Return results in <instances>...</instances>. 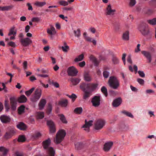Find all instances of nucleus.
Listing matches in <instances>:
<instances>
[{"mask_svg": "<svg viewBox=\"0 0 156 156\" xmlns=\"http://www.w3.org/2000/svg\"><path fill=\"white\" fill-rule=\"evenodd\" d=\"M51 141L50 138L43 141L42 142L43 146L50 156H54L55 151L53 148L50 146Z\"/></svg>", "mask_w": 156, "mask_h": 156, "instance_id": "1", "label": "nucleus"}, {"mask_svg": "<svg viewBox=\"0 0 156 156\" xmlns=\"http://www.w3.org/2000/svg\"><path fill=\"white\" fill-rule=\"evenodd\" d=\"M66 135V133L65 130L63 129L59 130L56 134V138L54 140L55 143L56 144L60 143Z\"/></svg>", "mask_w": 156, "mask_h": 156, "instance_id": "2", "label": "nucleus"}, {"mask_svg": "<svg viewBox=\"0 0 156 156\" xmlns=\"http://www.w3.org/2000/svg\"><path fill=\"white\" fill-rule=\"evenodd\" d=\"M108 82L109 86L114 89H117L119 86L118 80L114 76L110 77Z\"/></svg>", "mask_w": 156, "mask_h": 156, "instance_id": "3", "label": "nucleus"}, {"mask_svg": "<svg viewBox=\"0 0 156 156\" xmlns=\"http://www.w3.org/2000/svg\"><path fill=\"white\" fill-rule=\"evenodd\" d=\"M139 30L144 36L147 35L149 32L147 24L144 23H142L140 25Z\"/></svg>", "mask_w": 156, "mask_h": 156, "instance_id": "4", "label": "nucleus"}, {"mask_svg": "<svg viewBox=\"0 0 156 156\" xmlns=\"http://www.w3.org/2000/svg\"><path fill=\"white\" fill-rule=\"evenodd\" d=\"M41 90L37 89L35 90L34 94L32 95L30 98L31 101L35 102L40 98L41 95Z\"/></svg>", "mask_w": 156, "mask_h": 156, "instance_id": "5", "label": "nucleus"}, {"mask_svg": "<svg viewBox=\"0 0 156 156\" xmlns=\"http://www.w3.org/2000/svg\"><path fill=\"white\" fill-rule=\"evenodd\" d=\"M101 96L99 95L94 96L91 99V102L93 106L98 107L100 104Z\"/></svg>", "mask_w": 156, "mask_h": 156, "instance_id": "6", "label": "nucleus"}, {"mask_svg": "<svg viewBox=\"0 0 156 156\" xmlns=\"http://www.w3.org/2000/svg\"><path fill=\"white\" fill-rule=\"evenodd\" d=\"M47 124L49 127L50 133H54L56 132V127L54 123L51 120H48Z\"/></svg>", "mask_w": 156, "mask_h": 156, "instance_id": "7", "label": "nucleus"}, {"mask_svg": "<svg viewBox=\"0 0 156 156\" xmlns=\"http://www.w3.org/2000/svg\"><path fill=\"white\" fill-rule=\"evenodd\" d=\"M67 72L68 75L75 76H76L78 71L75 67L72 66L68 69Z\"/></svg>", "mask_w": 156, "mask_h": 156, "instance_id": "8", "label": "nucleus"}, {"mask_svg": "<svg viewBox=\"0 0 156 156\" xmlns=\"http://www.w3.org/2000/svg\"><path fill=\"white\" fill-rule=\"evenodd\" d=\"M105 121L102 119L98 120L95 124V129L97 130H99L102 129L105 124Z\"/></svg>", "mask_w": 156, "mask_h": 156, "instance_id": "9", "label": "nucleus"}, {"mask_svg": "<svg viewBox=\"0 0 156 156\" xmlns=\"http://www.w3.org/2000/svg\"><path fill=\"white\" fill-rule=\"evenodd\" d=\"M11 108L12 110H15L16 109L17 101L14 97H12L9 98Z\"/></svg>", "mask_w": 156, "mask_h": 156, "instance_id": "10", "label": "nucleus"}, {"mask_svg": "<svg viewBox=\"0 0 156 156\" xmlns=\"http://www.w3.org/2000/svg\"><path fill=\"white\" fill-rule=\"evenodd\" d=\"M20 42L21 44L25 47L27 46L32 43V41L28 37L20 39Z\"/></svg>", "mask_w": 156, "mask_h": 156, "instance_id": "11", "label": "nucleus"}, {"mask_svg": "<svg viewBox=\"0 0 156 156\" xmlns=\"http://www.w3.org/2000/svg\"><path fill=\"white\" fill-rule=\"evenodd\" d=\"M0 119L3 123H9L11 121V118L9 116L4 115H2L0 116Z\"/></svg>", "mask_w": 156, "mask_h": 156, "instance_id": "12", "label": "nucleus"}, {"mask_svg": "<svg viewBox=\"0 0 156 156\" xmlns=\"http://www.w3.org/2000/svg\"><path fill=\"white\" fill-rule=\"evenodd\" d=\"M122 102V99L121 98H118L113 100L112 105L114 107H117L119 106Z\"/></svg>", "mask_w": 156, "mask_h": 156, "instance_id": "13", "label": "nucleus"}, {"mask_svg": "<svg viewBox=\"0 0 156 156\" xmlns=\"http://www.w3.org/2000/svg\"><path fill=\"white\" fill-rule=\"evenodd\" d=\"M141 53L148 60V62L150 63L152 60L151 53L149 52L144 51H142Z\"/></svg>", "mask_w": 156, "mask_h": 156, "instance_id": "14", "label": "nucleus"}, {"mask_svg": "<svg viewBox=\"0 0 156 156\" xmlns=\"http://www.w3.org/2000/svg\"><path fill=\"white\" fill-rule=\"evenodd\" d=\"M93 121L90 120L88 122L87 120H85V124L83 126V127L85 128L84 130L87 132L89 131V127L92 125Z\"/></svg>", "mask_w": 156, "mask_h": 156, "instance_id": "15", "label": "nucleus"}, {"mask_svg": "<svg viewBox=\"0 0 156 156\" xmlns=\"http://www.w3.org/2000/svg\"><path fill=\"white\" fill-rule=\"evenodd\" d=\"M98 86L97 83H88L87 90L92 91L96 89Z\"/></svg>", "mask_w": 156, "mask_h": 156, "instance_id": "16", "label": "nucleus"}, {"mask_svg": "<svg viewBox=\"0 0 156 156\" xmlns=\"http://www.w3.org/2000/svg\"><path fill=\"white\" fill-rule=\"evenodd\" d=\"M9 151V149L3 146L0 147V152L2 154H0V156H5Z\"/></svg>", "mask_w": 156, "mask_h": 156, "instance_id": "17", "label": "nucleus"}, {"mask_svg": "<svg viewBox=\"0 0 156 156\" xmlns=\"http://www.w3.org/2000/svg\"><path fill=\"white\" fill-rule=\"evenodd\" d=\"M113 144V143L112 142L105 143L104 145V150L105 151H108L110 150Z\"/></svg>", "mask_w": 156, "mask_h": 156, "instance_id": "18", "label": "nucleus"}, {"mask_svg": "<svg viewBox=\"0 0 156 156\" xmlns=\"http://www.w3.org/2000/svg\"><path fill=\"white\" fill-rule=\"evenodd\" d=\"M81 79L79 78L72 77L70 79V81L74 85H76L80 81Z\"/></svg>", "mask_w": 156, "mask_h": 156, "instance_id": "19", "label": "nucleus"}, {"mask_svg": "<svg viewBox=\"0 0 156 156\" xmlns=\"http://www.w3.org/2000/svg\"><path fill=\"white\" fill-rule=\"evenodd\" d=\"M84 80L88 82H90L92 80L91 76L88 73L85 72L84 74Z\"/></svg>", "mask_w": 156, "mask_h": 156, "instance_id": "20", "label": "nucleus"}, {"mask_svg": "<svg viewBox=\"0 0 156 156\" xmlns=\"http://www.w3.org/2000/svg\"><path fill=\"white\" fill-rule=\"evenodd\" d=\"M68 101L66 99H63L60 101L58 102V104L62 107H66L68 105Z\"/></svg>", "mask_w": 156, "mask_h": 156, "instance_id": "21", "label": "nucleus"}, {"mask_svg": "<svg viewBox=\"0 0 156 156\" xmlns=\"http://www.w3.org/2000/svg\"><path fill=\"white\" fill-rule=\"evenodd\" d=\"M106 11L107 14L108 15H113L114 12L115 11V9H112L110 5H108L106 9Z\"/></svg>", "mask_w": 156, "mask_h": 156, "instance_id": "22", "label": "nucleus"}, {"mask_svg": "<svg viewBox=\"0 0 156 156\" xmlns=\"http://www.w3.org/2000/svg\"><path fill=\"white\" fill-rule=\"evenodd\" d=\"M16 126L18 128L21 130H25L27 128L26 125L22 122H20Z\"/></svg>", "mask_w": 156, "mask_h": 156, "instance_id": "23", "label": "nucleus"}, {"mask_svg": "<svg viewBox=\"0 0 156 156\" xmlns=\"http://www.w3.org/2000/svg\"><path fill=\"white\" fill-rule=\"evenodd\" d=\"M27 99L25 96L24 95H21L18 98V101L20 103H23L26 102Z\"/></svg>", "mask_w": 156, "mask_h": 156, "instance_id": "24", "label": "nucleus"}, {"mask_svg": "<svg viewBox=\"0 0 156 156\" xmlns=\"http://www.w3.org/2000/svg\"><path fill=\"white\" fill-rule=\"evenodd\" d=\"M15 26H13L10 29L8 35L10 36L11 35H16V34L17 30H15Z\"/></svg>", "mask_w": 156, "mask_h": 156, "instance_id": "25", "label": "nucleus"}, {"mask_svg": "<svg viewBox=\"0 0 156 156\" xmlns=\"http://www.w3.org/2000/svg\"><path fill=\"white\" fill-rule=\"evenodd\" d=\"M84 94L83 95V98L84 100L88 99L91 95L90 91L86 90L83 91Z\"/></svg>", "mask_w": 156, "mask_h": 156, "instance_id": "26", "label": "nucleus"}, {"mask_svg": "<svg viewBox=\"0 0 156 156\" xmlns=\"http://www.w3.org/2000/svg\"><path fill=\"white\" fill-rule=\"evenodd\" d=\"M46 103V101L44 99H41L38 105L40 109H42Z\"/></svg>", "mask_w": 156, "mask_h": 156, "instance_id": "27", "label": "nucleus"}, {"mask_svg": "<svg viewBox=\"0 0 156 156\" xmlns=\"http://www.w3.org/2000/svg\"><path fill=\"white\" fill-rule=\"evenodd\" d=\"M90 60H91L94 63L95 66H98L99 62L97 60V59L93 55H90Z\"/></svg>", "mask_w": 156, "mask_h": 156, "instance_id": "28", "label": "nucleus"}, {"mask_svg": "<svg viewBox=\"0 0 156 156\" xmlns=\"http://www.w3.org/2000/svg\"><path fill=\"white\" fill-rule=\"evenodd\" d=\"M88 84H86L84 83H80V87L83 91L87 90L88 89Z\"/></svg>", "mask_w": 156, "mask_h": 156, "instance_id": "29", "label": "nucleus"}, {"mask_svg": "<svg viewBox=\"0 0 156 156\" xmlns=\"http://www.w3.org/2000/svg\"><path fill=\"white\" fill-rule=\"evenodd\" d=\"M122 39L125 41H128L129 39V32L128 31H126L124 32L122 35Z\"/></svg>", "mask_w": 156, "mask_h": 156, "instance_id": "30", "label": "nucleus"}, {"mask_svg": "<svg viewBox=\"0 0 156 156\" xmlns=\"http://www.w3.org/2000/svg\"><path fill=\"white\" fill-rule=\"evenodd\" d=\"M58 115L60 120L63 123L66 124L67 123L65 116L63 114H59Z\"/></svg>", "mask_w": 156, "mask_h": 156, "instance_id": "31", "label": "nucleus"}, {"mask_svg": "<svg viewBox=\"0 0 156 156\" xmlns=\"http://www.w3.org/2000/svg\"><path fill=\"white\" fill-rule=\"evenodd\" d=\"M147 22L152 25H156V17L147 20Z\"/></svg>", "mask_w": 156, "mask_h": 156, "instance_id": "32", "label": "nucleus"}, {"mask_svg": "<svg viewBox=\"0 0 156 156\" xmlns=\"http://www.w3.org/2000/svg\"><path fill=\"white\" fill-rule=\"evenodd\" d=\"M84 58V55L82 54L76 58L74 59L75 62H78L82 61Z\"/></svg>", "mask_w": 156, "mask_h": 156, "instance_id": "33", "label": "nucleus"}, {"mask_svg": "<svg viewBox=\"0 0 156 156\" xmlns=\"http://www.w3.org/2000/svg\"><path fill=\"white\" fill-rule=\"evenodd\" d=\"M121 112L127 116L132 118H133V116L130 112H128L126 110H123Z\"/></svg>", "mask_w": 156, "mask_h": 156, "instance_id": "34", "label": "nucleus"}, {"mask_svg": "<svg viewBox=\"0 0 156 156\" xmlns=\"http://www.w3.org/2000/svg\"><path fill=\"white\" fill-rule=\"evenodd\" d=\"M75 149L78 150H80L82 147V143L81 142H78L76 144H75Z\"/></svg>", "mask_w": 156, "mask_h": 156, "instance_id": "35", "label": "nucleus"}, {"mask_svg": "<svg viewBox=\"0 0 156 156\" xmlns=\"http://www.w3.org/2000/svg\"><path fill=\"white\" fill-rule=\"evenodd\" d=\"M83 111V109L81 107H78L75 108L74 110V112L77 114H80Z\"/></svg>", "mask_w": 156, "mask_h": 156, "instance_id": "36", "label": "nucleus"}, {"mask_svg": "<svg viewBox=\"0 0 156 156\" xmlns=\"http://www.w3.org/2000/svg\"><path fill=\"white\" fill-rule=\"evenodd\" d=\"M25 107L23 105H21L18 108V112L19 114H21L24 112Z\"/></svg>", "mask_w": 156, "mask_h": 156, "instance_id": "37", "label": "nucleus"}, {"mask_svg": "<svg viewBox=\"0 0 156 156\" xmlns=\"http://www.w3.org/2000/svg\"><path fill=\"white\" fill-rule=\"evenodd\" d=\"M26 140V138L23 135H20L19 136L18 141L19 142H23Z\"/></svg>", "mask_w": 156, "mask_h": 156, "instance_id": "38", "label": "nucleus"}, {"mask_svg": "<svg viewBox=\"0 0 156 156\" xmlns=\"http://www.w3.org/2000/svg\"><path fill=\"white\" fill-rule=\"evenodd\" d=\"M41 136V134L40 133H36L32 135V137L35 140L38 139Z\"/></svg>", "mask_w": 156, "mask_h": 156, "instance_id": "39", "label": "nucleus"}, {"mask_svg": "<svg viewBox=\"0 0 156 156\" xmlns=\"http://www.w3.org/2000/svg\"><path fill=\"white\" fill-rule=\"evenodd\" d=\"M46 4V2H39L38 1H36L34 3V5L36 6L42 7Z\"/></svg>", "mask_w": 156, "mask_h": 156, "instance_id": "40", "label": "nucleus"}, {"mask_svg": "<svg viewBox=\"0 0 156 156\" xmlns=\"http://www.w3.org/2000/svg\"><path fill=\"white\" fill-rule=\"evenodd\" d=\"M37 118L42 119L44 117V113L43 112H37Z\"/></svg>", "mask_w": 156, "mask_h": 156, "instance_id": "41", "label": "nucleus"}, {"mask_svg": "<svg viewBox=\"0 0 156 156\" xmlns=\"http://www.w3.org/2000/svg\"><path fill=\"white\" fill-rule=\"evenodd\" d=\"M101 90L106 97L107 96V90L105 86H103L101 87Z\"/></svg>", "mask_w": 156, "mask_h": 156, "instance_id": "42", "label": "nucleus"}, {"mask_svg": "<svg viewBox=\"0 0 156 156\" xmlns=\"http://www.w3.org/2000/svg\"><path fill=\"white\" fill-rule=\"evenodd\" d=\"M74 33L75 37H79L81 35L80 31V29H78L76 30H74Z\"/></svg>", "mask_w": 156, "mask_h": 156, "instance_id": "43", "label": "nucleus"}, {"mask_svg": "<svg viewBox=\"0 0 156 156\" xmlns=\"http://www.w3.org/2000/svg\"><path fill=\"white\" fill-rule=\"evenodd\" d=\"M34 89L35 88L33 87L30 90L25 91V94L27 96H29L31 94Z\"/></svg>", "mask_w": 156, "mask_h": 156, "instance_id": "44", "label": "nucleus"}, {"mask_svg": "<svg viewBox=\"0 0 156 156\" xmlns=\"http://www.w3.org/2000/svg\"><path fill=\"white\" fill-rule=\"evenodd\" d=\"M67 96L69 98L72 99V101L73 102L75 101L76 99L77 98V96L74 94H72L71 95H67Z\"/></svg>", "mask_w": 156, "mask_h": 156, "instance_id": "45", "label": "nucleus"}, {"mask_svg": "<svg viewBox=\"0 0 156 156\" xmlns=\"http://www.w3.org/2000/svg\"><path fill=\"white\" fill-rule=\"evenodd\" d=\"M52 111V106L50 104H48L46 112L48 115L50 114Z\"/></svg>", "mask_w": 156, "mask_h": 156, "instance_id": "46", "label": "nucleus"}, {"mask_svg": "<svg viewBox=\"0 0 156 156\" xmlns=\"http://www.w3.org/2000/svg\"><path fill=\"white\" fill-rule=\"evenodd\" d=\"M58 3L60 5L62 6H66L68 4V2L63 0H60Z\"/></svg>", "mask_w": 156, "mask_h": 156, "instance_id": "47", "label": "nucleus"}, {"mask_svg": "<svg viewBox=\"0 0 156 156\" xmlns=\"http://www.w3.org/2000/svg\"><path fill=\"white\" fill-rule=\"evenodd\" d=\"M112 61L114 64H116L119 63V60L118 58L115 56H113Z\"/></svg>", "mask_w": 156, "mask_h": 156, "instance_id": "48", "label": "nucleus"}, {"mask_svg": "<svg viewBox=\"0 0 156 156\" xmlns=\"http://www.w3.org/2000/svg\"><path fill=\"white\" fill-rule=\"evenodd\" d=\"M10 134L13 136L16 133V130L13 128H11L9 131Z\"/></svg>", "mask_w": 156, "mask_h": 156, "instance_id": "49", "label": "nucleus"}, {"mask_svg": "<svg viewBox=\"0 0 156 156\" xmlns=\"http://www.w3.org/2000/svg\"><path fill=\"white\" fill-rule=\"evenodd\" d=\"M103 74L105 78H107L109 75V73L107 71H104Z\"/></svg>", "mask_w": 156, "mask_h": 156, "instance_id": "50", "label": "nucleus"}, {"mask_svg": "<svg viewBox=\"0 0 156 156\" xmlns=\"http://www.w3.org/2000/svg\"><path fill=\"white\" fill-rule=\"evenodd\" d=\"M61 48L63 51L65 52H67L68 50L69 49V47L67 45H66L65 46H62Z\"/></svg>", "mask_w": 156, "mask_h": 156, "instance_id": "51", "label": "nucleus"}, {"mask_svg": "<svg viewBox=\"0 0 156 156\" xmlns=\"http://www.w3.org/2000/svg\"><path fill=\"white\" fill-rule=\"evenodd\" d=\"M137 81L139 83L140 85H143L144 83V80L141 78H138L137 80Z\"/></svg>", "mask_w": 156, "mask_h": 156, "instance_id": "52", "label": "nucleus"}, {"mask_svg": "<svg viewBox=\"0 0 156 156\" xmlns=\"http://www.w3.org/2000/svg\"><path fill=\"white\" fill-rule=\"evenodd\" d=\"M138 73L139 74V76L142 77L144 78L145 76V74L144 73V72L143 71H139L138 72Z\"/></svg>", "mask_w": 156, "mask_h": 156, "instance_id": "53", "label": "nucleus"}, {"mask_svg": "<svg viewBox=\"0 0 156 156\" xmlns=\"http://www.w3.org/2000/svg\"><path fill=\"white\" fill-rule=\"evenodd\" d=\"M136 3V0H130L129 5L130 6H133Z\"/></svg>", "mask_w": 156, "mask_h": 156, "instance_id": "54", "label": "nucleus"}, {"mask_svg": "<svg viewBox=\"0 0 156 156\" xmlns=\"http://www.w3.org/2000/svg\"><path fill=\"white\" fill-rule=\"evenodd\" d=\"M12 136L10 134V133L9 132H8L5 133V137L6 139H8L11 138Z\"/></svg>", "mask_w": 156, "mask_h": 156, "instance_id": "55", "label": "nucleus"}, {"mask_svg": "<svg viewBox=\"0 0 156 156\" xmlns=\"http://www.w3.org/2000/svg\"><path fill=\"white\" fill-rule=\"evenodd\" d=\"M14 156H24V154L22 152L16 151L15 153Z\"/></svg>", "mask_w": 156, "mask_h": 156, "instance_id": "56", "label": "nucleus"}, {"mask_svg": "<svg viewBox=\"0 0 156 156\" xmlns=\"http://www.w3.org/2000/svg\"><path fill=\"white\" fill-rule=\"evenodd\" d=\"M140 44H138L136 48L135 49V51L136 53H137L139 51H140Z\"/></svg>", "mask_w": 156, "mask_h": 156, "instance_id": "57", "label": "nucleus"}, {"mask_svg": "<svg viewBox=\"0 0 156 156\" xmlns=\"http://www.w3.org/2000/svg\"><path fill=\"white\" fill-rule=\"evenodd\" d=\"M23 68L25 70L27 69V61H24L23 63Z\"/></svg>", "mask_w": 156, "mask_h": 156, "instance_id": "58", "label": "nucleus"}, {"mask_svg": "<svg viewBox=\"0 0 156 156\" xmlns=\"http://www.w3.org/2000/svg\"><path fill=\"white\" fill-rule=\"evenodd\" d=\"M8 44L9 46L13 47L14 48H15L16 46V45L15 43L13 41L10 42L8 43Z\"/></svg>", "mask_w": 156, "mask_h": 156, "instance_id": "59", "label": "nucleus"}, {"mask_svg": "<svg viewBox=\"0 0 156 156\" xmlns=\"http://www.w3.org/2000/svg\"><path fill=\"white\" fill-rule=\"evenodd\" d=\"M127 61L128 62L130 63L131 64H132V61L131 59V55H129L127 58Z\"/></svg>", "mask_w": 156, "mask_h": 156, "instance_id": "60", "label": "nucleus"}, {"mask_svg": "<svg viewBox=\"0 0 156 156\" xmlns=\"http://www.w3.org/2000/svg\"><path fill=\"white\" fill-rule=\"evenodd\" d=\"M84 39L86 41L91 42L92 40V38L87 36H85L84 37Z\"/></svg>", "mask_w": 156, "mask_h": 156, "instance_id": "61", "label": "nucleus"}, {"mask_svg": "<svg viewBox=\"0 0 156 156\" xmlns=\"http://www.w3.org/2000/svg\"><path fill=\"white\" fill-rule=\"evenodd\" d=\"M40 20V18L38 17H34L32 20V22H39Z\"/></svg>", "mask_w": 156, "mask_h": 156, "instance_id": "62", "label": "nucleus"}, {"mask_svg": "<svg viewBox=\"0 0 156 156\" xmlns=\"http://www.w3.org/2000/svg\"><path fill=\"white\" fill-rule=\"evenodd\" d=\"M86 63L85 61H83L81 62H80L79 63V65L80 67H83L85 65Z\"/></svg>", "mask_w": 156, "mask_h": 156, "instance_id": "63", "label": "nucleus"}, {"mask_svg": "<svg viewBox=\"0 0 156 156\" xmlns=\"http://www.w3.org/2000/svg\"><path fill=\"white\" fill-rule=\"evenodd\" d=\"M151 5L154 6L156 7V0H153L150 2Z\"/></svg>", "mask_w": 156, "mask_h": 156, "instance_id": "64", "label": "nucleus"}]
</instances>
